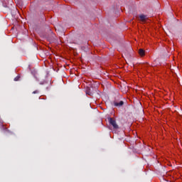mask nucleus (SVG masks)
Returning <instances> with one entry per match:
<instances>
[{
    "mask_svg": "<svg viewBox=\"0 0 182 182\" xmlns=\"http://www.w3.org/2000/svg\"><path fill=\"white\" fill-rule=\"evenodd\" d=\"M139 18L142 22H144L147 19V16L144 14H141L139 16Z\"/></svg>",
    "mask_w": 182,
    "mask_h": 182,
    "instance_id": "obj_3",
    "label": "nucleus"
},
{
    "mask_svg": "<svg viewBox=\"0 0 182 182\" xmlns=\"http://www.w3.org/2000/svg\"><path fill=\"white\" fill-rule=\"evenodd\" d=\"M113 105L115 107H122V106L124 105V102L120 101L119 102H117V101H114Z\"/></svg>",
    "mask_w": 182,
    "mask_h": 182,
    "instance_id": "obj_2",
    "label": "nucleus"
},
{
    "mask_svg": "<svg viewBox=\"0 0 182 182\" xmlns=\"http://www.w3.org/2000/svg\"><path fill=\"white\" fill-rule=\"evenodd\" d=\"M86 95H88L89 96H93V92L90 91V89H89L86 91Z\"/></svg>",
    "mask_w": 182,
    "mask_h": 182,
    "instance_id": "obj_5",
    "label": "nucleus"
},
{
    "mask_svg": "<svg viewBox=\"0 0 182 182\" xmlns=\"http://www.w3.org/2000/svg\"><path fill=\"white\" fill-rule=\"evenodd\" d=\"M20 77H19V76L16 77L14 78V81H15V82H18V80H19Z\"/></svg>",
    "mask_w": 182,
    "mask_h": 182,
    "instance_id": "obj_6",
    "label": "nucleus"
},
{
    "mask_svg": "<svg viewBox=\"0 0 182 182\" xmlns=\"http://www.w3.org/2000/svg\"><path fill=\"white\" fill-rule=\"evenodd\" d=\"M37 93H39L38 90H35L33 92V95H36Z\"/></svg>",
    "mask_w": 182,
    "mask_h": 182,
    "instance_id": "obj_7",
    "label": "nucleus"
},
{
    "mask_svg": "<svg viewBox=\"0 0 182 182\" xmlns=\"http://www.w3.org/2000/svg\"><path fill=\"white\" fill-rule=\"evenodd\" d=\"M108 122L111 126L113 127V129H119V125H117V123H116V120H114L113 118L109 117L108 118Z\"/></svg>",
    "mask_w": 182,
    "mask_h": 182,
    "instance_id": "obj_1",
    "label": "nucleus"
},
{
    "mask_svg": "<svg viewBox=\"0 0 182 182\" xmlns=\"http://www.w3.org/2000/svg\"><path fill=\"white\" fill-rule=\"evenodd\" d=\"M139 54L140 55V56H144L145 55V51L144 49H139Z\"/></svg>",
    "mask_w": 182,
    "mask_h": 182,
    "instance_id": "obj_4",
    "label": "nucleus"
}]
</instances>
